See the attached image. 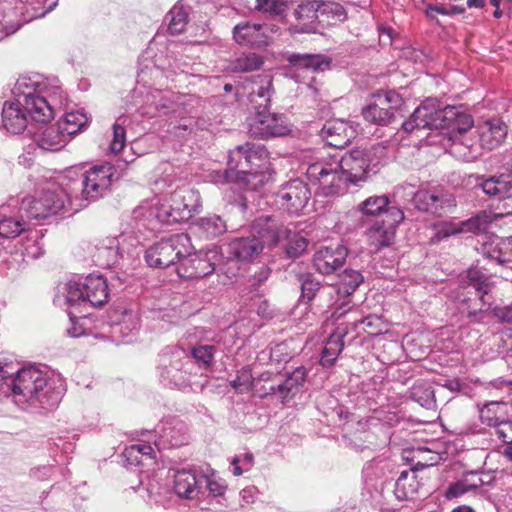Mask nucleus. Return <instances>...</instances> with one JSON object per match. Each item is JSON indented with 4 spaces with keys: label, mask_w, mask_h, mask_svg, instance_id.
<instances>
[{
    "label": "nucleus",
    "mask_w": 512,
    "mask_h": 512,
    "mask_svg": "<svg viewBox=\"0 0 512 512\" xmlns=\"http://www.w3.org/2000/svg\"><path fill=\"white\" fill-rule=\"evenodd\" d=\"M38 123H44L53 118V108L47 100L33 92L24 93L23 102H5L2 109V124L11 134H20L28 127L27 116Z\"/></svg>",
    "instance_id": "2"
},
{
    "label": "nucleus",
    "mask_w": 512,
    "mask_h": 512,
    "mask_svg": "<svg viewBox=\"0 0 512 512\" xmlns=\"http://www.w3.org/2000/svg\"><path fill=\"white\" fill-rule=\"evenodd\" d=\"M346 334L347 330L345 328L337 327L335 332L329 336L321 352L320 364L323 367L329 368L335 364L338 356L343 351V339Z\"/></svg>",
    "instance_id": "34"
},
{
    "label": "nucleus",
    "mask_w": 512,
    "mask_h": 512,
    "mask_svg": "<svg viewBox=\"0 0 512 512\" xmlns=\"http://www.w3.org/2000/svg\"><path fill=\"white\" fill-rule=\"evenodd\" d=\"M227 182H235L239 184L241 187L248 190H257L265 184L266 175L263 173L260 168H254L248 170L247 173H243L242 175L230 176L227 172Z\"/></svg>",
    "instance_id": "44"
},
{
    "label": "nucleus",
    "mask_w": 512,
    "mask_h": 512,
    "mask_svg": "<svg viewBox=\"0 0 512 512\" xmlns=\"http://www.w3.org/2000/svg\"><path fill=\"white\" fill-rule=\"evenodd\" d=\"M311 197L308 184L300 179L291 180L276 192L275 202L289 213H298L307 205Z\"/></svg>",
    "instance_id": "15"
},
{
    "label": "nucleus",
    "mask_w": 512,
    "mask_h": 512,
    "mask_svg": "<svg viewBox=\"0 0 512 512\" xmlns=\"http://www.w3.org/2000/svg\"><path fill=\"white\" fill-rule=\"evenodd\" d=\"M415 207L423 212L441 215L447 209L455 207L452 195L443 191L418 190L413 197Z\"/></svg>",
    "instance_id": "17"
},
{
    "label": "nucleus",
    "mask_w": 512,
    "mask_h": 512,
    "mask_svg": "<svg viewBox=\"0 0 512 512\" xmlns=\"http://www.w3.org/2000/svg\"><path fill=\"white\" fill-rule=\"evenodd\" d=\"M160 362V379L165 385L179 389L204 387L203 383L193 381L197 368L184 349L174 348L169 353H163Z\"/></svg>",
    "instance_id": "3"
},
{
    "label": "nucleus",
    "mask_w": 512,
    "mask_h": 512,
    "mask_svg": "<svg viewBox=\"0 0 512 512\" xmlns=\"http://www.w3.org/2000/svg\"><path fill=\"white\" fill-rule=\"evenodd\" d=\"M58 293L55 300L59 301L61 294L68 306H86L83 282L69 280L59 289Z\"/></svg>",
    "instance_id": "42"
},
{
    "label": "nucleus",
    "mask_w": 512,
    "mask_h": 512,
    "mask_svg": "<svg viewBox=\"0 0 512 512\" xmlns=\"http://www.w3.org/2000/svg\"><path fill=\"white\" fill-rule=\"evenodd\" d=\"M115 168L110 163L95 165L87 170L81 180V196L87 202H94L102 198L109 190Z\"/></svg>",
    "instance_id": "10"
},
{
    "label": "nucleus",
    "mask_w": 512,
    "mask_h": 512,
    "mask_svg": "<svg viewBox=\"0 0 512 512\" xmlns=\"http://www.w3.org/2000/svg\"><path fill=\"white\" fill-rule=\"evenodd\" d=\"M334 160L339 165L345 181L357 183L366 178L370 167V159L369 154L365 150H351Z\"/></svg>",
    "instance_id": "16"
},
{
    "label": "nucleus",
    "mask_w": 512,
    "mask_h": 512,
    "mask_svg": "<svg viewBox=\"0 0 512 512\" xmlns=\"http://www.w3.org/2000/svg\"><path fill=\"white\" fill-rule=\"evenodd\" d=\"M307 377L306 368L303 366L297 367L291 373L287 374L285 379L280 381V400L286 403L291 400L304 385Z\"/></svg>",
    "instance_id": "39"
},
{
    "label": "nucleus",
    "mask_w": 512,
    "mask_h": 512,
    "mask_svg": "<svg viewBox=\"0 0 512 512\" xmlns=\"http://www.w3.org/2000/svg\"><path fill=\"white\" fill-rule=\"evenodd\" d=\"M460 310L472 323L488 324L489 308H491L492 297H481L476 294L474 297L465 296L460 299Z\"/></svg>",
    "instance_id": "26"
},
{
    "label": "nucleus",
    "mask_w": 512,
    "mask_h": 512,
    "mask_svg": "<svg viewBox=\"0 0 512 512\" xmlns=\"http://www.w3.org/2000/svg\"><path fill=\"white\" fill-rule=\"evenodd\" d=\"M347 257V249L342 245L322 247L313 257L315 269L322 275H329L341 268Z\"/></svg>",
    "instance_id": "21"
},
{
    "label": "nucleus",
    "mask_w": 512,
    "mask_h": 512,
    "mask_svg": "<svg viewBox=\"0 0 512 512\" xmlns=\"http://www.w3.org/2000/svg\"><path fill=\"white\" fill-rule=\"evenodd\" d=\"M479 417L483 424L496 428L512 417L511 400H492L479 408Z\"/></svg>",
    "instance_id": "25"
},
{
    "label": "nucleus",
    "mask_w": 512,
    "mask_h": 512,
    "mask_svg": "<svg viewBox=\"0 0 512 512\" xmlns=\"http://www.w3.org/2000/svg\"><path fill=\"white\" fill-rule=\"evenodd\" d=\"M318 0H303L293 10L295 29L300 33H316L319 31Z\"/></svg>",
    "instance_id": "24"
},
{
    "label": "nucleus",
    "mask_w": 512,
    "mask_h": 512,
    "mask_svg": "<svg viewBox=\"0 0 512 512\" xmlns=\"http://www.w3.org/2000/svg\"><path fill=\"white\" fill-rule=\"evenodd\" d=\"M356 130L346 121L341 119L327 121L321 129V136L327 145L342 149L355 137Z\"/></svg>",
    "instance_id": "22"
},
{
    "label": "nucleus",
    "mask_w": 512,
    "mask_h": 512,
    "mask_svg": "<svg viewBox=\"0 0 512 512\" xmlns=\"http://www.w3.org/2000/svg\"><path fill=\"white\" fill-rule=\"evenodd\" d=\"M219 259L217 247L208 251L191 252L182 258V261L176 268V272L181 278L198 279L212 274L216 269V261Z\"/></svg>",
    "instance_id": "11"
},
{
    "label": "nucleus",
    "mask_w": 512,
    "mask_h": 512,
    "mask_svg": "<svg viewBox=\"0 0 512 512\" xmlns=\"http://www.w3.org/2000/svg\"><path fill=\"white\" fill-rule=\"evenodd\" d=\"M469 492H473V490L470 489V487H468L467 481L462 476V478H460L459 480H457L454 483H451L448 486V488L445 491L444 496L450 500L453 498H458V497H460L466 493H469Z\"/></svg>",
    "instance_id": "62"
},
{
    "label": "nucleus",
    "mask_w": 512,
    "mask_h": 512,
    "mask_svg": "<svg viewBox=\"0 0 512 512\" xmlns=\"http://www.w3.org/2000/svg\"><path fill=\"white\" fill-rule=\"evenodd\" d=\"M173 208V217L180 222L189 220L201 206L200 195L191 188H181L174 191L167 199Z\"/></svg>",
    "instance_id": "18"
},
{
    "label": "nucleus",
    "mask_w": 512,
    "mask_h": 512,
    "mask_svg": "<svg viewBox=\"0 0 512 512\" xmlns=\"http://www.w3.org/2000/svg\"><path fill=\"white\" fill-rule=\"evenodd\" d=\"M263 65L262 58L253 53H243L232 62V70L235 72H251Z\"/></svg>",
    "instance_id": "52"
},
{
    "label": "nucleus",
    "mask_w": 512,
    "mask_h": 512,
    "mask_svg": "<svg viewBox=\"0 0 512 512\" xmlns=\"http://www.w3.org/2000/svg\"><path fill=\"white\" fill-rule=\"evenodd\" d=\"M87 122L88 118L84 113L71 111L67 112L57 124L69 140L72 135L80 132Z\"/></svg>",
    "instance_id": "45"
},
{
    "label": "nucleus",
    "mask_w": 512,
    "mask_h": 512,
    "mask_svg": "<svg viewBox=\"0 0 512 512\" xmlns=\"http://www.w3.org/2000/svg\"><path fill=\"white\" fill-rule=\"evenodd\" d=\"M123 464L125 467H137L142 465L141 452H139L138 446H129L122 452Z\"/></svg>",
    "instance_id": "63"
},
{
    "label": "nucleus",
    "mask_w": 512,
    "mask_h": 512,
    "mask_svg": "<svg viewBox=\"0 0 512 512\" xmlns=\"http://www.w3.org/2000/svg\"><path fill=\"white\" fill-rule=\"evenodd\" d=\"M21 253L23 256L37 259L43 254V247L39 242V232L34 231L21 244Z\"/></svg>",
    "instance_id": "59"
},
{
    "label": "nucleus",
    "mask_w": 512,
    "mask_h": 512,
    "mask_svg": "<svg viewBox=\"0 0 512 512\" xmlns=\"http://www.w3.org/2000/svg\"><path fill=\"white\" fill-rule=\"evenodd\" d=\"M129 123V117L125 114L120 115L113 125V139L110 144V150L114 154L121 152L126 142L125 127Z\"/></svg>",
    "instance_id": "49"
},
{
    "label": "nucleus",
    "mask_w": 512,
    "mask_h": 512,
    "mask_svg": "<svg viewBox=\"0 0 512 512\" xmlns=\"http://www.w3.org/2000/svg\"><path fill=\"white\" fill-rule=\"evenodd\" d=\"M265 154V148L260 145L247 142L244 145L237 146L229 153L225 180H227V172L234 177L247 173L248 170L260 168Z\"/></svg>",
    "instance_id": "12"
},
{
    "label": "nucleus",
    "mask_w": 512,
    "mask_h": 512,
    "mask_svg": "<svg viewBox=\"0 0 512 512\" xmlns=\"http://www.w3.org/2000/svg\"><path fill=\"white\" fill-rule=\"evenodd\" d=\"M507 126L499 118L484 121L478 125L479 141L483 148H497L507 136Z\"/></svg>",
    "instance_id": "28"
},
{
    "label": "nucleus",
    "mask_w": 512,
    "mask_h": 512,
    "mask_svg": "<svg viewBox=\"0 0 512 512\" xmlns=\"http://www.w3.org/2000/svg\"><path fill=\"white\" fill-rule=\"evenodd\" d=\"M358 325H363V330L371 336L380 335L387 330L383 317L375 314L368 315L354 323L355 328Z\"/></svg>",
    "instance_id": "55"
},
{
    "label": "nucleus",
    "mask_w": 512,
    "mask_h": 512,
    "mask_svg": "<svg viewBox=\"0 0 512 512\" xmlns=\"http://www.w3.org/2000/svg\"><path fill=\"white\" fill-rule=\"evenodd\" d=\"M26 223L22 219L7 217L0 214V236L3 238H15L25 231Z\"/></svg>",
    "instance_id": "53"
},
{
    "label": "nucleus",
    "mask_w": 512,
    "mask_h": 512,
    "mask_svg": "<svg viewBox=\"0 0 512 512\" xmlns=\"http://www.w3.org/2000/svg\"><path fill=\"white\" fill-rule=\"evenodd\" d=\"M85 304L91 307H101L109 299L108 284L101 275H89L83 282Z\"/></svg>",
    "instance_id": "30"
},
{
    "label": "nucleus",
    "mask_w": 512,
    "mask_h": 512,
    "mask_svg": "<svg viewBox=\"0 0 512 512\" xmlns=\"http://www.w3.org/2000/svg\"><path fill=\"white\" fill-rule=\"evenodd\" d=\"M287 61L296 69H307L312 72H324L331 68L332 60L323 54L293 53L287 57Z\"/></svg>",
    "instance_id": "32"
},
{
    "label": "nucleus",
    "mask_w": 512,
    "mask_h": 512,
    "mask_svg": "<svg viewBox=\"0 0 512 512\" xmlns=\"http://www.w3.org/2000/svg\"><path fill=\"white\" fill-rule=\"evenodd\" d=\"M190 249L192 245L187 234H174L149 247L145 252V260L154 268L177 267Z\"/></svg>",
    "instance_id": "5"
},
{
    "label": "nucleus",
    "mask_w": 512,
    "mask_h": 512,
    "mask_svg": "<svg viewBox=\"0 0 512 512\" xmlns=\"http://www.w3.org/2000/svg\"><path fill=\"white\" fill-rule=\"evenodd\" d=\"M15 376L4 370L0 365V397H12L14 399Z\"/></svg>",
    "instance_id": "61"
},
{
    "label": "nucleus",
    "mask_w": 512,
    "mask_h": 512,
    "mask_svg": "<svg viewBox=\"0 0 512 512\" xmlns=\"http://www.w3.org/2000/svg\"><path fill=\"white\" fill-rule=\"evenodd\" d=\"M389 203L387 195L370 196L359 204V211L366 216H377L384 213Z\"/></svg>",
    "instance_id": "47"
},
{
    "label": "nucleus",
    "mask_w": 512,
    "mask_h": 512,
    "mask_svg": "<svg viewBox=\"0 0 512 512\" xmlns=\"http://www.w3.org/2000/svg\"><path fill=\"white\" fill-rule=\"evenodd\" d=\"M366 236L374 251H379L393 243L395 230L377 222L367 229Z\"/></svg>",
    "instance_id": "40"
},
{
    "label": "nucleus",
    "mask_w": 512,
    "mask_h": 512,
    "mask_svg": "<svg viewBox=\"0 0 512 512\" xmlns=\"http://www.w3.org/2000/svg\"><path fill=\"white\" fill-rule=\"evenodd\" d=\"M273 93L274 89L270 75L255 77L248 95L249 103L254 112H257V110H268Z\"/></svg>",
    "instance_id": "27"
},
{
    "label": "nucleus",
    "mask_w": 512,
    "mask_h": 512,
    "mask_svg": "<svg viewBox=\"0 0 512 512\" xmlns=\"http://www.w3.org/2000/svg\"><path fill=\"white\" fill-rule=\"evenodd\" d=\"M65 392L59 376H49L36 366L24 367L16 373L14 402L21 408L31 407L44 411L55 409Z\"/></svg>",
    "instance_id": "1"
},
{
    "label": "nucleus",
    "mask_w": 512,
    "mask_h": 512,
    "mask_svg": "<svg viewBox=\"0 0 512 512\" xmlns=\"http://www.w3.org/2000/svg\"><path fill=\"white\" fill-rule=\"evenodd\" d=\"M173 214V208H171L167 199H155L154 202L150 203L144 202L133 211L136 220H143L148 223L156 221L167 225L180 223L178 219H174Z\"/></svg>",
    "instance_id": "19"
},
{
    "label": "nucleus",
    "mask_w": 512,
    "mask_h": 512,
    "mask_svg": "<svg viewBox=\"0 0 512 512\" xmlns=\"http://www.w3.org/2000/svg\"><path fill=\"white\" fill-rule=\"evenodd\" d=\"M296 280L301 289V301L310 303L322 289V284L310 272L296 273Z\"/></svg>",
    "instance_id": "43"
},
{
    "label": "nucleus",
    "mask_w": 512,
    "mask_h": 512,
    "mask_svg": "<svg viewBox=\"0 0 512 512\" xmlns=\"http://www.w3.org/2000/svg\"><path fill=\"white\" fill-rule=\"evenodd\" d=\"M253 387L260 398L278 396L280 399V389H282L280 381L276 382L272 379V373L270 372H264L258 379H254Z\"/></svg>",
    "instance_id": "46"
},
{
    "label": "nucleus",
    "mask_w": 512,
    "mask_h": 512,
    "mask_svg": "<svg viewBox=\"0 0 512 512\" xmlns=\"http://www.w3.org/2000/svg\"><path fill=\"white\" fill-rule=\"evenodd\" d=\"M489 323L492 319H496L499 323H510L512 322V308L508 306L500 307L493 306L491 304V308H489Z\"/></svg>",
    "instance_id": "64"
},
{
    "label": "nucleus",
    "mask_w": 512,
    "mask_h": 512,
    "mask_svg": "<svg viewBox=\"0 0 512 512\" xmlns=\"http://www.w3.org/2000/svg\"><path fill=\"white\" fill-rule=\"evenodd\" d=\"M256 227L261 238L269 246H276L286 240L285 252L289 258H297L307 249V239L283 225L274 216L259 217L256 221Z\"/></svg>",
    "instance_id": "4"
},
{
    "label": "nucleus",
    "mask_w": 512,
    "mask_h": 512,
    "mask_svg": "<svg viewBox=\"0 0 512 512\" xmlns=\"http://www.w3.org/2000/svg\"><path fill=\"white\" fill-rule=\"evenodd\" d=\"M436 99L428 98L418 106L410 118L402 123V129L411 133L415 129H435L434 113Z\"/></svg>",
    "instance_id": "29"
},
{
    "label": "nucleus",
    "mask_w": 512,
    "mask_h": 512,
    "mask_svg": "<svg viewBox=\"0 0 512 512\" xmlns=\"http://www.w3.org/2000/svg\"><path fill=\"white\" fill-rule=\"evenodd\" d=\"M288 10V4L284 0H259L256 11L270 17L284 16Z\"/></svg>",
    "instance_id": "57"
},
{
    "label": "nucleus",
    "mask_w": 512,
    "mask_h": 512,
    "mask_svg": "<svg viewBox=\"0 0 512 512\" xmlns=\"http://www.w3.org/2000/svg\"><path fill=\"white\" fill-rule=\"evenodd\" d=\"M278 29L273 24L242 22L233 28V38L240 45L261 48L272 42Z\"/></svg>",
    "instance_id": "13"
},
{
    "label": "nucleus",
    "mask_w": 512,
    "mask_h": 512,
    "mask_svg": "<svg viewBox=\"0 0 512 512\" xmlns=\"http://www.w3.org/2000/svg\"><path fill=\"white\" fill-rule=\"evenodd\" d=\"M45 123H41L35 130L32 128L28 130L34 143L44 151L61 150L68 142L67 137L57 123L51 125H45Z\"/></svg>",
    "instance_id": "20"
},
{
    "label": "nucleus",
    "mask_w": 512,
    "mask_h": 512,
    "mask_svg": "<svg viewBox=\"0 0 512 512\" xmlns=\"http://www.w3.org/2000/svg\"><path fill=\"white\" fill-rule=\"evenodd\" d=\"M435 129L447 130L448 133H465L473 126V118L462 107H440L438 100L435 103L434 113Z\"/></svg>",
    "instance_id": "14"
},
{
    "label": "nucleus",
    "mask_w": 512,
    "mask_h": 512,
    "mask_svg": "<svg viewBox=\"0 0 512 512\" xmlns=\"http://www.w3.org/2000/svg\"><path fill=\"white\" fill-rule=\"evenodd\" d=\"M483 255L498 264L508 263L512 260V237L492 236L482 244Z\"/></svg>",
    "instance_id": "31"
},
{
    "label": "nucleus",
    "mask_w": 512,
    "mask_h": 512,
    "mask_svg": "<svg viewBox=\"0 0 512 512\" xmlns=\"http://www.w3.org/2000/svg\"><path fill=\"white\" fill-rule=\"evenodd\" d=\"M403 105V99L399 93L390 90L378 94L375 101L362 110V115L368 122L386 126L396 119V114Z\"/></svg>",
    "instance_id": "9"
},
{
    "label": "nucleus",
    "mask_w": 512,
    "mask_h": 512,
    "mask_svg": "<svg viewBox=\"0 0 512 512\" xmlns=\"http://www.w3.org/2000/svg\"><path fill=\"white\" fill-rule=\"evenodd\" d=\"M466 281L469 287L475 289L476 294L484 298L492 297L491 291L493 289V282L491 281V277L481 268L477 266L470 267L466 271Z\"/></svg>",
    "instance_id": "41"
},
{
    "label": "nucleus",
    "mask_w": 512,
    "mask_h": 512,
    "mask_svg": "<svg viewBox=\"0 0 512 512\" xmlns=\"http://www.w3.org/2000/svg\"><path fill=\"white\" fill-rule=\"evenodd\" d=\"M417 469L402 471L396 480L394 495L400 500L412 499L419 493L422 483L417 479Z\"/></svg>",
    "instance_id": "35"
},
{
    "label": "nucleus",
    "mask_w": 512,
    "mask_h": 512,
    "mask_svg": "<svg viewBox=\"0 0 512 512\" xmlns=\"http://www.w3.org/2000/svg\"><path fill=\"white\" fill-rule=\"evenodd\" d=\"M194 231L203 238H216L227 231L226 222L216 214L197 219L193 224Z\"/></svg>",
    "instance_id": "36"
},
{
    "label": "nucleus",
    "mask_w": 512,
    "mask_h": 512,
    "mask_svg": "<svg viewBox=\"0 0 512 512\" xmlns=\"http://www.w3.org/2000/svg\"><path fill=\"white\" fill-rule=\"evenodd\" d=\"M464 479L468 483V487L476 492L484 485H488L491 481V476L489 474L478 472V471H468L463 474Z\"/></svg>",
    "instance_id": "60"
},
{
    "label": "nucleus",
    "mask_w": 512,
    "mask_h": 512,
    "mask_svg": "<svg viewBox=\"0 0 512 512\" xmlns=\"http://www.w3.org/2000/svg\"><path fill=\"white\" fill-rule=\"evenodd\" d=\"M411 398L427 409L435 407L434 391L430 386H413L411 389Z\"/></svg>",
    "instance_id": "58"
},
{
    "label": "nucleus",
    "mask_w": 512,
    "mask_h": 512,
    "mask_svg": "<svg viewBox=\"0 0 512 512\" xmlns=\"http://www.w3.org/2000/svg\"><path fill=\"white\" fill-rule=\"evenodd\" d=\"M470 179H474L475 188L481 189L487 196L496 199L505 193L506 189L511 184L503 175L489 177L484 175H472Z\"/></svg>",
    "instance_id": "37"
},
{
    "label": "nucleus",
    "mask_w": 512,
    "mask_h": 512,
    "mask_svg": "<svg viewBox=\"0 0 512 512\" xmlns=\"http://www.w3.org/2000/svg\"><path fill=\"white\" fill-rule=\"evenodd\" d=\"M306 175L311 185L315 186V193L325 197L339 193L345 181L335 160L310 164L307 167Z\"/></svg>",
    "instance_id": "6"
},
{
    "label": "nucleus",
    "mask_w": 512,
    "mask_h": 512,
    "mask_svg": "<svg viewBox=\"0 0 512 512\" xmlns=\"http://www.w3.org/2000/svg\"><path fill=\"white\" fill-rule=\"evenodd\" d=\"M201 486V477L197 478L191 470H178L174 475V491L179 497L192 499L197 496Z\"/></svg>",
    "instance_id": "33"
},
{
    "label": "nucleus",
    "mask_w": 512,
    "mask_h": 512,
    "mask_svg": "<svg viewBox=\"0 0 512 512\" xmlns=\"http://www.w3.org/2000/svg\"><path fill=\"white\" fill-rule=\"evenodd\" d=\"M65 207L61 193L45 190L37 196L25 197L20 206V211L25 213L28 219L43 220L58 214Z\"/></svg>",
    "instance_id": "8"
},
{
    "label": "nucleus",
    "mask_w": 512,
    "mask_h": 512,
    "mask_svg": "<svg viewBox=\"0 0 512 512\" xmlns=\"http://www.w3.org/2000/svg\"><path fill=\"white\" fill-rule=\"evenodd\" d=\"M494 217L491 212L482 211L474 217L462 222L466 232H483L486 231L489 225L493 222Z\"/></svg>",
    "instance_id": "56"
},
{
    "label": "nucleus",
    "mask_w": 512,
    "mask_h": 512,
    "mask_svg": "<svg viewBox=\"0 0 512 512\" xmlns=\"http://www.w3.org/2000/svg\"><path fill=\"white\" fill-rule=\"evenodd\" d=\"M264 242L255 235L237 237L228 244V253L241 262H252L263 251Z\"/></svg>",
    "instance_id": "23"
},
{
    "label": "nucleus",
    "mask_w": 512,
    "mask_h": 512,
    "mask_svg": "<svg viewBox=\"0 0 512 512\" xmlns=\"http://www.w3.org/2000/svg\"><path fill=\"white\" fill-rule=\"evenodd\" d=\"M166 19L168 20V31L173 35H177L185 30L188 13L182 5H175L168 12Z\"/></svg>",
    "instance_id": "48"
},
{
    "label": "nucleus",
    "mask_w": 512,
    "mask_h": 512,
    "mask_svg": "<svg viewBox=\"0 0 512 512\" xmlns=\"http://www.w3.org/2000/svg\"><path fill=\"white\" fill-rule=\"evenodd\" d=\"M319 29L334 26L345 21L346 11L344 7L336 2H320L317 7Z\"/></svg>",
    "instance_id": "38"
},
{
    "label": "nucleus",
    "mask_w": 512,
    "mask_h": 512,
    "mask_svg": "<svg viewBox=\"0 0 512 512\" xmlns=\"http://www.w3.org/2000/svg\"><path fill=\"white\" fill-rule=\"evenodd\" d=\"M216 347L210 344H198L191 350V359H194L199 366L209 368L214 363Z\"/></svg>",
    "instance_id": "54"
},
{
    "label": "nucleus",
    "mask_w": 512,
    "mask_h": 512,
    "mask_svg": "<svg viewBox=\"0 0 512 512\" xmlns=\"http://www.w3.org/2000/svg\"><path fill=\"white\" fill-rule=\"evenodd\" d=\"M140 327V320L137 313L133 311H124L122 319L113 325L114 334H120L122 337H128L137 331Z\"/></svg>",
    "instance_id": "50"
},
{
    "label": "nucleus",
    "mask_w": 512,
    "mask_h": 512,
    "mask_svg": "<svg viewBox=\"0 0 512 512\" xmlns=\"http://www.w3.org/2000/svg\"><path fill=\"white\" fill-rule=\"evenodd\" d=\"M246 124L249 135L254 138L268 139L290 133L287 118L283 114L270 113L268 110L251 113Z\"/></svg>",
    "instance_id": "7"
},
{
    "label": "nucleus",
    "mask_w": 512,
    "mask_h": 512,
    "mask_svg": "<svg viewBox=\"0 0 512 512\" xmlns=\"http://www.w3.org/2000/svg\"><path fill=\"white\" fill-rule=\"evenodd\" d=\"M339 279L338 291L345 295H351L363 282L364 277L357 270L346 269L339 276Z\"/></svg>",
    "instance_id": "51"
}]
</instances>
